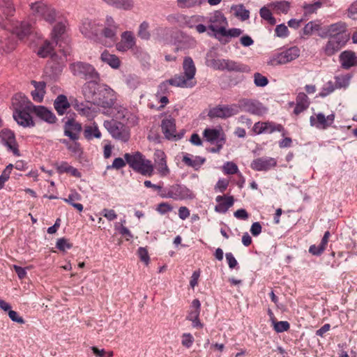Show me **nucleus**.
<instances>
[{"label":"nucleus","mask_w":357,"mask_h":357,"mask_svg":"<svg viewBox=\"0 0 357 357\" xmlns=\"http://www.w3.org/2000/svg\"><path fill=\"white\" fill-rule=\"evenodd\" d=\"M86 99L104 108L112 107L116 102L115 92L109 86L96 81H89L83 86Z\"/></svg>","instance_id":"nucleus-1"},{"label":"nucleus","mask_w":357,"mask_h":357,"mask_svg":"<svg viewBox=\"0 0 357 357\" xmlns=\"http://www.w3.org/2000/svg\"><path fill=\"white\" fill-rule=\"evenodd\" d=\"M29 103L32 102L22 93L16 94L13 98V105L15 108L13 118L19 125L24 127L34 126L30 115L33 111Z\"/></svg>","instance_id":"nucleus-2"},{"label":"nucleus","mask_w":357,"mask_h":357,"mask_svg":"<svg viewBox=\"0 0 357 357\" xmlns=\"http://www.w3.org/2000/svg\"><path fill=\"white\" fill-rule=\"evenodd\" d=\"M124 158L134 171L143 176H151L153 174V165L151 160H147L140 152L126 153Z\"/></svg>","instance_id":"nucleus-3"},{"label":"nucleus","mask_w":357,"mask_h":357,"mask_svg":"<svg viewBox=\"0 0 357 357\" xmlns=\"http://www.w3.org/2000/svg\"><path fill=\"white\" fill-rule=\"evenodd\" d=\"M30 9L33 15L49 24L56 22L59 15V13L53 7L42 1L31 3Z\"/></svg>","instance_id":"nucleus-4"},{"label":"nucleus","mask_w":357,"mask_h":357,"mask_svg":"<svg viewBox=\"0 0 357 357\" xmlns=\"http://www.w3.org/2000/svg\"><path fill=\"white\" fill-rule=\"evenodd\" d=\"M104 126L109 134L116 139L126 142L130 137V130L122 123L115 121H105Z\"/></svg>","instance_id":"nucleus-5"},{"label":"nucleus","mask_w":357,"mask_h":357,"mask_svg":"<svg viewBox=\"0 0 357 357\" xmlns=\"http://www.w3.org/2000/svg\"><path fill=\"white\" fill-rule=\"evenodd\" d=\"M70 70L75 76L90 79V81L100 80L99 74L91 65L83 62H76L70 66Z\"/></svg>","instance_id":"nucleus-6"},{"label":"nucleus","mask_w":357,"mask_h":357,"mask_svg":"<svg viewBox=\"0 0 357 357\" xmlns=\"http://www.w3.org/2000/svg\"><path fill=\"white\" fill-rule=\"evenodd\" d=\"M207 22L209 23L208 29L214 33V36L220 40V29L228 25L227 18L222 12L216 10L210 15Z\"/></svg>","instance_id":"nucleus-7"},{"label":"nucleus","mask_w":357,"mask_h":357,"mask_svg":"<svg viewBox=\"0 0 357 357\" xmlns=\"http://www.w3.org/2000/svg\"><path fill=\"white\" fill-rule=\"evenodd\" d=\"M300 55V50L297 47H291L274 56L269 63L272 66L282 65L291 62Z\"/></svg>","instance_id":"nucleus-8"},{"label":"nucleus","mask_w":357,"mask_h":357,"mask_svg":"<svg viewBox=\"0 0 357 357\" xmlns=\"http://www.w3.org/2000/svg\"><path fill=\"white\" fill-rule=\"evenodd\" d=\"M238 106L242 111L257 116H261L267 112V109L261 102L254 100L242 99L239 100Z\"/></svg>","instance_id":"nucleus-9"},{"label":"nucleus","mask_w":357,"mask_h":357,"mask_svg":"<svg viewBox=\"0 0 357 357\" xmlns=\"http://www.w3.org/2000/svg\"><path fill=\"white\" fill-rule=\"evenodd\" d=\"M162 197L172 198L174 200H181L193 198L192 192L185 186L174 185L168 188L167 192L162 195Z\"/></svg>","instance_id":"nucleus-10"},{"label":"nucleus","mask_w":357,"mask_h":357,"mask_svg":"<svg viewBox=\"0 0 357 357\" xmlns=\"http://www.w3.org/2000/svg\"><path fill=\"white\" fill-rule=\"evenodd\" d=\"M252 130L257 135L271 134L275 131L282 132L283 136L286 134L284 127L281 124L272 121L257 122L254 124Z\"/></svg>","instance_id":"nucleus-11"},{"label":"nucleus","mask_w":357,"mask_h":357,"mask_svg":"<svg viewBox=\"0 0 357 357\" xmlns=\"http://www.w3.org/2000/svg\"><path fill=\"white\" fill-rule=\"evenodd\" d=\"M349 39V36H342V35H339V36L330 37L324 48L326 54L328 56L333 55L345 46Z\"/></svg>","instance_id":"nucleus-12"},{"label":"nucleus","mask_w":357,"mask_h":357,"mask_svg":"<svg viewBox=\"0 0 357 357\" xmlns=\"http://www.w3.org/2000/svg\"><path fill=\"white\" fill-rule=\"evenodd\" d=\"M80 31L86 37L97 41L100 38V24L96 20L85 19L82 23Z\"/></svg>","instance_id":"nucleus-13"},{"label":"nucleus","mask_w":357,"mask_h":357,"mask_svg":"<svg viewBox=\"0 0 357 357\" xmlns=\"http://www.w3.org/2000/svg\"><path fill=\"white\" fill-rule=\"evenodd\" d=\"M154 167L161 177L167 176L170 173L165 153L160 150H157L154 153Z\"/></svg>","instance_id":"nucleus-14"},{"label":"nucleus","mask_w":357,"mask_h":357,"mask_svg":"<svg viewBox=\"0 0 357 357\" xmlns=\"http://www.w3.org/2000/svg\"><path fill=\"white\" fill-rule=\"evenodd\" d=\"M0 139H1L2 143L6 145L15 155H20L15 135L11 130L8 129L2 130L0 132Z\"/></svg>","instance_id":"nucleus-15"},{"label":"nucleus","mask_w":357,"mask_h":357,"mask_svg":"<svg viewBox=\"0 0 357 357\" xmlns=\"http://www.w3.org/2000/svg\"><path fill=\"white\" fill-rule=\"evenodd\" d=\"M339 61L343 69L349 70L357 66V54L352 50H344L340 53Z\"/></svg>","instance_id":"nucleus-16"},{"label":"nucleus","mask_w":357,"mask_h":357,"mask_svg":"<svg viewBox=\"0 0 357 357\" xmlns=\"http://www.w3.org/2000/svg\"><path fill=\"white\" fill-rule=\"evenodd\" d=\"M0 7L3 10V13L6 16L5 20L3 17L0 15V29H6L8 22H10L8 17L13 15L15 10L10 0H0Z\"/></svg>","instance_id":"nucleus-17"},{"label":"nucleus","mask_w":357,"mask_h":357,"mask_svg":"<svg viewBox=\"0 0 357 357\" xmlns=\"http://www.w3.org/2000/svg\"><path fill=\"white\" fill-rule=\"evenodd\" d=\"M277 164L276 160L270 157H262L254 160L251 163V168L256 171H267L274 167Z\"/></svg>","instance_id":"nucleus-18"},{"label":"nucleus","mask_w":357,"mask_h":357,"mask_svg":"<svg viewBox=\"0 0 357 357\" xmlns=\"http://www.w3.org/2000/svg\"><path fill=\"white\" fill-rule=\"evenodd\" d=\"M117 29L116 28L105 27L99 33V39L97 41L110 46L117 40Z\"/></svg>","instance_id":"nucleus-19"},{"label":"nucleus","mask_w":357,"mask_h":357,"mask_svg":"<svg viewBox=\"0 0 357 357\" xmlns=\"http://www.w3.org/2000/svg\"><path fill=\"white\" fill-rule=\"evenodd\" d=\"M34 32V28L27 22H17L13 27V33L20 40H23Z\"/></svg>","instance_id":"nucleus-20"},{"label":"nucleus","mask_w":357,"mask_h":357,"mask_svg":"<svg viewBox=\"0 0 357 357\" xmlns=\"http://www.w3.org/2000/svg\"><path fill=\"white\" fill-rule=\"evenodd\" d=\"M82 131V125L75 120L68 119L64 126V134L72 140L75 141L79 138V134Z\"/></svg>","instance_id":"nucleus-21"},{"label":"nucleus","mask_w":357,"mask_h":357,"mask_svg":"<svg viewBox=\"0 0 357 357\" xmlns=\"http://www.w3.org/2000/svg\"><path fill=\"white\" fill-rule=\"evenodd\" d=\"M29 105L32 107L33 113L36 114L41 119L50 123H53L56 121V118L54 114L44 106H35L33 103H29Z\"/></svg>","instance_id":"nucleus-22"},{"label":"nucleus","mask_w":357,"mask_h":357,"mask_svg":"<svg viewBox=\"0 0 357 357\" xmlns=\"http://www.w3.org/2000/svg\"><path fill=\"white\" fill-rule=\"evenodd\" d=\"M215 201L218 203L215 207V211L218 213H225L227 210L234 205V199L233 196H221L218 195L215 198Z\"/></svg>","instance_id":"nucleus-23"},{"label":"nucleus","mask_w":357,"mask_h":357,"mask_svg":"<svg viewBox=\"0 0 357 357\" xmlns=\"http://www.w3.org/2000/svg\"><path fill=\"white\" fill-rule=\"evenodd\" d=\"M162 130L167 139L176 137V124L175 120L169 116L162 121L161 123Z\"/></svg>","instance_id":"nucleus-24"},{"label":"nucleus","mask_w":357,"mask_h":357,"mask_svg":"<svg viewBox=\"0 0 357 357\" xmlns=\"http://www.w3.org/2000/svg\"><path fill=\"white\" fill-rule=\"evenodd\" d=\"M31 84L34 86L35 90L31 91L33 100L37 102H41L45 94L46 84L45 82L31 81Z\"/></svg>","instance_id":"nucleus-25"},{"label":"nucleus","mask_w":357,"mask_h":357,"mask_svg":"<svg viewBox=\"0 0 357 357\" xmlns=\"http://www.w3.org/2000/svg\"><path fill=\"white\" fill-rule=\"evenodd\" d=\"M334 119L335 115L333 114L326 117L322 114H318L316 120L314 119V126L319 129H326L333 124Z\"/></svg>","instance_id":"nucleus-26"},{"label":"nucleus","mask_w":357,"mask_h":357,"mask_svg":"<svg viewBox=\"0 0 357 357\" xmlns=\"http://www.w3.org/2000/svg\"><path fill=\"white\" fill-rule=\"evenodd\" d=\"M184 77L190 82L194 79L196 73V68L193 60L190 57H185L183 62Z\"/></svg>","instance_id":"nucleus-27"},{"label":"nucleus","mask_w":357,"mask_h":357,"mask_svg":"<svg viewBox=\"0 0 357 357\" xmlns=\"http://www.w3.org/2000/svg\"><path fill=\"white\" fill-rule=\"evenodd\" d=\"M75 109L79 112V114L87 117L88 119H92L95 116V110L89 106L87 103L83 102H78L75 100V103L73 104Z\"/></svg>","instance_id":"nucleus-28"},{"label":"nucleus","mask_w":357,"mask_h":357,"mask_svg":"<svg viewBox=\"0 0 357 357\" xmlns=\"http://www.w3.org/2000/svg\"><path fill=\"white\" fill-rule=\"evenodd\" d=\"M54 106L57 113L63 115L70 105L66 96L59 95L55 99Z\"/></svg>","instance_id":"nucleus-29"},{"label":"nucleus","mask_w":357,"mask_h":357,"mask_svg":"<svg viewBox=\"0 0 357 357\" xmlns=\"http://www.w3.org/2000/svg\"><path fill=\"white\" fill-rule=\"evenodd\" d=\"M328 27L330 37L339 36V35H342V36H349L346 31L347 26L344 22H338L328 26Z\"/></svg>","instance_id":"nucleus-30"},{"label":"nucleus","mask_w":357,"mask_h":357,"mask_svg":"<svg viewBox=\"0 0 357 357\" xmlns=\"http://www.w3.org/2000/svg\"><path fill=\"white\" fill-rule=\"evenodd\" d=\"M168 82L172 86L181 88L192 87L195 85L182 75H175L172 78L168 79Z\"/></svg>","instance_id":"nucleus-31"},{"label":"nucleus","mask_w":357,"mask_h":357,"mask_svg":"<svg viewBox=\"0 0 357 357\" xmlns=\"http://www.w3.org/2000/svg\"><path fill=\"white\" fill-rule=\"evenodd\" d=\"M310 105L307 96L304 93H298L296 98V105L294 108V112L298 114L305 110Z\"/></svg>","instance_id":"nucleus-32"},{"label":"nucleus","mask_w":357,"mask_h":357,"mask_svg":"<svg viewBox=\"0 0 357 357\" xmlns=\"http://www.w3.org/2000/svg\"><path fill=\"white\" fill-rule=\"evenodd\" d=\"M100 59L104 63H107L113 68L116 69L120 66L119 57L114 54H110L107 50L101 54Z\"/></svg>","instance_id":"nucleus-33"},{"label":"nucleus","mask_w":357,"mask_h":357,"mask_svg":"<svg viewBox=\"0 0 357 357\" xmlns=\"http://www.w3.org/2000/svg\"><path fill=\"white\" fill-rule=\"evenodd\" d=\"M223 66L224 70L235 72H245L247 71L248 68V67L245 65L229 59H225Z\"/></svg>","instance_id":"nucleus-34"},{"label":"nucleus","mask_w":357,"mask_h":357,"mask_svg":"<svg viewBox=\"0 0 357 357\" xmlns=\"http://www.w3.org/2000/svg\"><path fill=\"white\" fill-rule=\"evenodd\" d=\"M268 7L277 13H287L290 8V3L287 1H280L271 3Z\"/></svg>","instance_id":"nucleus-35"},{"label":"nucleus","mask_w":357,"mask_h":357,"mask_svg":"<svg viewBox=\"0 0 357 357\" xmlns=\"http://www.w3.org/2000/svg\"><path fill=\"white\" fill-rule=\"evenodd\" d=\"M107 3L112 5L117 8L123 10H130L134 4L132 0H103Z\"/></svg>","instance_id":"nucleus-36"},{"label":"nucleus","mask_w":357,"mask_h":357,"mask_svg":"<svg viewBox=\"0 0 357 357\" xmlns=\"http://www.w3.org/2000/svg\"><path fill=\"white\" fill-rule=\"evenodd\" d=\"M330 236V231H326L324 233L320 243L317 246L314 245V255H321L324 252L328 245Z\"/></svg>","instance_id":"nucleus-37"},{"label":"nucleus","mask_w":357,"mask_h":357,"mask_svg":"<svg viewBox=\"0 0 357 357\" xmlns=\"http://www.w3.org/2000/svg\"><path fill=\"white\" fill-rule=\"evenodd\" d=\"M183 162L188 166L197 169L205 162V158L196 156L194 159H192L186 154L183 157Z\"/></svg>","instance_id":"nucleus-38"},{"label":"nucleus","mask_w":357,"mask_h":357,"mask_svg":"<svg viewBox=\"0 0 357 357\" xmlns=\"http://www.w3.org/2000/svg\"><path fill=\"white\" fill-rule=\"evenodd\" d=\"M108 108L112 109V114L117 119H123L126 118L128 116V109L126 107L119 105L116 102L114 103L112 107Z\"/></svg>","instance_id":"nucleus-39"},{"label":"nucleus","mask_w":357,"mask_h":357,"mask_svg":"<svg viewBox=\"0 0 357 357\" xmlns=\"http://www.w3.org/2000/svg\"><path fill=\"white\" fill-rule=\"evenodd\" d=\"M80 199L81 195L77 192H73L68 195V198L64 199V201L81 212L83 211V205L82 204L75 203L76 201H79Z\"/></svg>","instance_id":"nucleus-40"},{"label":"nucleus","mask_w":357,"mask_h":357,"mask_svg":"<svg viewBox=\"0 0 357 357\" xmlns=\"http://www.w3.org/2000/svg\"><path fill=\"white\" fill-rule=\"evenodd\" d=\"M54 51V47L52 43L50 41H45L43 45H41L38 50V55L42 58H45L48 56H52Z\"/></svg>","instance_id":"nucleus-41"},{"label":"nucleus","mask_w":357,"mask_h":357,"mask_svg":"<svg viewBox=\"0 0 357 357\" xmlns=\"http://www.w3.org/2000/svg\"><path fill=\"white\" fill-rule=\"evenodd\" d=\"M84 135L89 140L92 139L93 137L99 139L101 137V132L97 126H88L84 128Z\"/></svg>","instance_id":"nucleus-42"},{"label":"nucleus","mask_w":357,"mask_h":357,"mask_svg":"<svg viewBox=\"0 0 357 357\" xmlns=\"http://www.w3.org/2000/svg\"><path fill=\"white\" fill-rule=\"evenodd\" d=\"M351 76L349 75H341L335 77V84L337 89H347L350 84Z\"/></svg>","instance_id":"nucleus-43"},{"label":"nucleus","mask_w":357,"mask_h":357,"mask_svg":"<svg viewBox=\"0 0 357 357\" xmlns=\"http://www.w3.org/2000/svg\"><path fill=\"white\" fill-rule=\"evenodd\" d=\"M201 303L198 299L192 301L190 310L187 316L188 320L195 319L199 317Z\"/></svg>","instance_id":"nucleus-44"},{"label":"nucleus","mask_w":357,"mask_h":357,"mask_svg":"<svg viewBox=\"0 0 357 357\" xmlns=\"http://www.w3.org/2000/svg\"><path fill=\"white\" fill-rule=\"evenodd\" d=\"M203 135L206 141L213 143L220 137V131L213 128H206L203 132Z\"/></svg>","instance_id":"nucleus-45"},{"label":"nucleus","mask_w":357,"mask_h":357,"mask_svg":"<svg viewBox=\"0 0 357 357\" xmlns=\"http://www.w3.org/2000/svg\"><path fill=\"white\" fill-rule=\"evenodd\" d=\"M222 109L223 119L229 118L237 114L239 112L238 105H221Z\"/></svg>","instance_id":"nucleus-46"},{"label":"nucleus","mask_w":357,"mask_h":357,"mask_svg":"<svg viewBox=\"0 0 357 357\" xmlns=\"http://www.w3.org/2000/svg\"><path fill=\"white\" fill-rule=\"evenodd\" d=\"M231 9L234 10L235 15L240 17L243 21L248 20L250 17L249 10L245 9L242 4L232 6Z\"/></svg>","instance_id":"nucleus-47"},{"label":"nucleus","mask_w":357,"mask_h":357,"mask_svg":"<svg viewBox=\"0 0 357 357\" xmlns=\"http://www.w3.org/2000/svg\"><path fill=\"white\" fill-rule=\"evenodd\" d=\"M65 29H66V26L61 22H59L54 26L52 33V38L53 40V43H57V39L65 32Z\"/></svg>","instance_id":"nucleus-48"},{"label":"nucleus","mask_w":357,"mask_h":357,"mask_svg":"<svg viewBox=\"0 0 357 357\" xmlns=\"http://www.w3.org/2000/svg\"><path fill=\"white\" fill-rule=\"evenodd\" d=\"M243 33V31L241 29L238 28H232L230 29H227L225 28H222L220 29V37H230V38H236L238 37L241 33Z\"/></svg>","instance_id":"nucleus-49"},{"label":"nucleus","mask_w":357,"mask_h":357,"mask_svg":"<svg viewBox=\"0 0 357 357\" xmlns=\"http://www.w3.org/2000/svg\"><path fill=\"white\" fill-rule=\"evenodd\" d=\"M123 42L127 47H130L131 49L135 45V38L133 33L131 31H124L121 34V40Z\"/></svg>","instance_id":"nucleus-50"},{"label":"nucleus","mask_w":357,"mask_h":357,"mask_svg":"<svg viewBox=\"0 0 357 357\" xmlns=\"http://www.w3.org/2000/svg\"><path fill=\"white\" fill-rule=\"evenodd\" d=\"M259 13L261 18L266 20L271 25L276 24V20L273 17L269 8L263 7L260 9Z\"/></svg>","instance_id":"nucleus-51"},{"label":"nucleus","mask_w":357,"mask_h":357,"mask_svg":"<svg viewBox=\"0 0 357 357\" xmlns=\"http://www.w3.org/2000/svg\"><path fill=\"white\" fill-rule=\"evenodd\" d=\"M149 23L143 22L139 27L138 36L143 40H148L150 38V33L149 32Z\"/></svg>","instance_id":"nucleus-52"},{"label":"nucleus","mask_w":357,"mask_h":357,"mask_svg":"<svg viewBox=\"0 0 357 357\" xmlns=\"http://www.w3.org/2000/svg\"><path fill=\"white\" fill-rule=\"evenodd\" d=\"M178 6L181 8H192L195 6H199L203 0H176Z\"/></svg>","instance_id":"nucleus-53"},{"label":"nucleus","mask_w":357,"mask_h":357,"mask_svg":"<svg viewBox=\"0 0 357 357\" xmlns=\"http://www.w3.org/2000/svg\"><path fill=\"white\" fill-rule=\"evenodd\" d=\"M225 59H208L206 61V65L215 70H224Z\"/></svg>","instance_id":"nucleus-54"},{"label":"nucleus","mask_w":357,"mask_h":357,"mask_svg":"<svg viewBox=\"0 0 357 357\" xmlns=\"http://www.w3.org/2000/svg\"><path fill=\"white\" fill-rule=\"evenodd\" d=\"M254 82L257 86L264 87L268 84V79L259 73L254 74Z\"/></svg>","instance_id":"nucleus-55"},{"label":"nucleus","mask_w":357,"mask_h":357,"mask_svg":"<svg viewBox=\"0 0 357 357\" xmlns=\"http://www.w3.org/2000/svg\"><path fill=\"white\" fill-rule=\"evenodd\" d=\"M273 327L277 333L287 331L289 328V324L286 321H273Z\"/></svg>","instance_id":"nucleus-56"},{"label":"nucleus","mask_w":357,"mask_h":357,"mask_svg":"<svg viewBox=\"0 0 357 357\" xmlns=\"http://www.w3.org/2000/svg\"><path fill=\"white\" fill-rule=\"evenodd\" d=\"M223 170L227 174H234L238 173V168L237 165L232 162H227L223 165Z\"/></svg>","instance_id":"nucleus-57"},{"label":"nucleus","mask_w":357,"mask_h":357,"mask_svg":"<svg viewBox=\"0 0 357 357\" xmlns=\"http://www.w3.org/2000/svg\"><path fill=\"white\" fill-rule=\"evenodd\" d=\"M314 32L322 38L329 36L328 26H321L320 24H314Z\"/></svg>","instance_id":"nucleus-58"},{"label":"nucleus","mask_w":357,"mask_h":357,"mask_svg":"<svg viewBox=\"0 0 357 357\" xmlns=\"http://www.w3.org/2000/svg\"><path fill=\"white\" fill-rule=\"evenodd\" d=\"M140 81L136 76L128 75L126 78V84L130 89H135L139 85Z\"/></svg>","instance_id":"nucleus-59"},{"label":"nucleus","mask_w":357,"mask_h":357,"mask_svg":"<svg viewBox=\"0 0 357 357\" xmlns=\"http://www.w3.org/2000/svg\"><path fill=\"white\" fill-rule=\"evenodd\" d=\"M208 116L213 118H221L223 119L222 109L221 105L216 106L211 109L208 112Z\"/></svg>","instance_id":"nucleus-60"},{"label":"nucleus","mask_w":357,"mask_h":357,"mask_svg":"<svg viewBox=\"0 0 357 357\" xmlns=\"http://www.w3.org/2000/svg\"><path fill=\"white\" fill-rule=\"evenodd\" d=\"M72 247V243H69L65 238H59L56 242V248L61 251H65L66 249H70Z\"/></svg>","instance_id":"nucleus-61"},{"label":"nucleus","mask_w":357,"mask_h":357,"mask_svg":"<svg viewBox=\"0 0 357 357\" xmlns=\"http://www.w3.org/2000/svg\"><path fill=\"white\" fill-rule=\"evenodd\" d=\"M126 161L121 158H116L114 160L111 165L107 166V169H120L126 165Z\"/></svg>","instance_id":"nucleus-62"},{"label":"nucleus","mask_w":357,"mask_h":357,"mask_svg":"<svg viewBox=\"0 0 357 357\" xmlns=\"http://www.w3.org/2000/svg\"><path fill=\"white\" fill-rule=\"evenodd\" d=\"M275 31L276 36L280 38L287 37L289 34L287 26L284 24L278 25L275 29Z\"/></svg>","instance_id":"nucleus-63"},{"label":"nucleus","mask_w":357,"mask_h":357,"mask_svg":"<svg viewBox=\"0 0 357 357\" xmlns=\"http://www.w3.org/2000/svg\"><path fill=\"white\" fill-rule=\"evenodd\" d=\"M194 342V338L190 333H184L182 335L181 344L183 347L190 348Z\"/></svg>","instance_id":"nucleus-64"}]
</instances>
